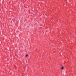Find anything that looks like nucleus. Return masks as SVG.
<instances>
[{"label": "nucleus", "instance_id": "f257e3e1", "mask_svg": "<svg viewBox=\"0 0 76 76\" xmlns=\"http://www.w3.org/2000/svg\"><path fill=\"white\" fill-rule=\"evenodd\" d=\"M29 56V55H28V54H26L25 56V57H28Z\"/></svg>", "mask_w": 76, "mask_h": 76}, {"label": "nucleus", "instance_id": "f03ea898", "mask_svg": "<svg viewBox=\"0 0 76 76\" xmlns=\"http://www.w3.org/2000/svg\"><path fill=\"white\" fill-rule=\"evenodd\" d=\"M63 68H64V66H62V67L61 68V69H62V70H63Z\"/></svg>", "mask_w": 76, "mask_h": 76}, {"label": "nucleus", "instance_id": "7ed1b4c3", "mask_svg": "<svg viewBox=\"0 0 76 76\" xmlns=\"http://www.w3.org/2000/svg\"><path fill=\"white\" fill-rule=\"evenodd\" d=\"M61 66H62V67H63V65H61Z\"/></svg>", "mask_w": 76, "mask_h": 76}]
</instances>
